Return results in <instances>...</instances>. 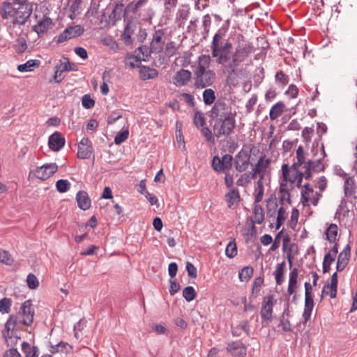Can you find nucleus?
<instances>
[{
	"label": "nucleus",
	"instance_id": "obj_1",
	"mask_svg": "<svg viewBox=\"0 0 357 357\" xmlns=\"http://www.w3.org/2000/svg\"><path fill=\"white\" fill-rule=\"evenodd\" d=\"M225 33L220 29L214 35L211 44V55L215 59L218 65L223 66V71L228 75L227 81L229 82L232 75H236L237 68L241 63L253 52L250 44L238 45L234 53L231 54L232 44L224 40Z\"/></svg>",
	"mask_w": 357,
	"mask_h": 357
},
{
	"label": "nucleus",
	"instance_id": "obj_2",
	"mask_svg": "<svg viewBox=\"0 0 357 357\" xmlns=\"http://www.w3.org/2000/svg\"><path fill=\"white\" fill-rule=\"evenodd\" d=\"M236 113L224 100H218L211 110L213 130L216 137H229L236 127Z\"/></svg>",
	"mask_w": 357,
	"mask_h": 357
},
{
	"label": "nucleus",
	"instance_id": "obj_3",
	"mask_svg": "<svg viewBox=\"0 0 357 357\" xmlns=\"http://www.w3.org/2000/svg\"><path fill=\"white\" fill-rule=\"evenodd\" d=\"M215 78V73L212 70L194 71L195 86L197 89H204L211 86Z\"/></svg>",
	"mask_w": 357,
	"mask_h": 357
},
{
	"label": "nucleus",
	"instance_id": "obj_4",
	"mask_svg": "<svg viewBox=\"0 0 357 357\" xmlns=\"http://www.w3.org/2000/svg\"><path fill=\"white\" fill-rule=\"evenodd\" d=\"M276 303L273 295L264 297L260 314L261 318V324L263 327H266L271 321L273 313V306Z\"/></svg>",
	"mask_w": 357,
	"mask_h": 357
},
{
	"label": "nucleus",
	"instance_id": "obj_5",
	"mask_svg": "<svg viewBox=\"0 0 357 357\" xmlns=\"http://www.w3.org/2000/svg\"><path fill=\"white\" fill-rule=\"evenodd\" d=\"M77 66L75 63L70 62L68 58L63 56L59 64L54 66V75L53 79L56 83H60L64 77L62 76V73L66 71H77Z\"/></svg>",
	"mask_w": 357,
	"mask_h": 357
},
{
	"label": "nucleus",
	"instance_id": "obj_6",
	"mask_svg": "<svg viewBox=\"0 0 357 357\" xmlns=\"http://www.w3.org/2000/svg\"><path fill=\"white\" fill-rule=\"evenodd\" d=\"M17 6L15 11L14 24L23 25L26 23L27 19L30 17L33 11L32 3L14 4Z\"/></svg>",
	"mask_w": 357,
	"mask_h": 357
},
{
	"label": "nucleus",
	"instance_id": "obj_7",
	"mask_svg": "<svg viewBox=\"0 0 357 357\" xmlns=\"http://www.w3.org/2000/svg\"><path fill=\"white\" fill-rule=\"evenodd\" d=\"M84 31V29L81 25L70 26L58 36L56 43H63L69 39L78 37L81 36Z\"/></svg>",
	"mask_w": 357,
	"mask_h": 357
},
{
	"label": "nucleus",
	"instance_id": "obj_8",
	"mask_svg": "<svg viewBox=\"0 0 357 357\" xmlns=\"http://www.w3.org/2000/svg\"><path fill=\"white\" fill-rule=\"evenodd\" d=\"M22 319H19L17 315L11 314L5 324V329L6 333H3V337L8 344V340L12 339L13 337H17L15 331L17 330V325L22 324Z\"/></svg>",
	"mask_w": 357,
	"mask_h": 357
},
{
	"label": "nucleus",
	"instance_id": "obj_9",
	"mask_svg": "<svg viewBox=\"0 0 357 357\" xmlns=\"http://www.w3.org/2000/svg\"><path fill=\"white\" fill-rule=\"evenodd\" d=\"M165 31L163 29H158L153 35L152 40L150 43V47L153 54H160L164 49L165 40Z\"/></svg>",
	"mask_w": 357,
	"mask_h": 357
},
{
	"label": "nucleus",
	"instance_id": "obj_10",
	"mask_svg": "<svg viewBox=\"0 0 357 357\" xmlns=\"http://www.w3.org/2000/svg\"><path fill=\"white\" fill-rule=\"evenodd\" d=\"M250 155L245 150L241 149L235 156L234 165L236 171L243 172L245 171L250 164Z\"/></svg>",
	"mask_w": 357,
	"mask_h": 357
},
{
	"label": "nucleus",
	"instance_id": "obj_11",
	"mask_svg": "<svg viewBox=\"0 0 357 357\" xmlns=\"http://www.w3.org/2000/svg\"><path fill=\"white\" fill-rule=\"evenodd\" d=\"M58 170L56 163H49L37 167L35 172L36 178L45 181L52 176Z\"/></svg>",
	"mask_w": 357,
	"mask_h": 357
},
{
	"label": "nucleus",
	"instance_id": "obj_12",
	"mask_svg": "<svg viewBox=\"0 0 357 357\" xmlns=\"http://www.w3.org/2000/svg\"><path fill=\"white\" fill-rule=\"evenodd\" d=\"M32 303L30 300L24 301L20 308V312L22 315V319L20 321L22 324L30 326L33 321L34 311L31 307Z\"/></svg>",
	"mask_w": 357,
	"mask_h": 357
},
{
	"label": "nucleus",
	"instance_id": "obj_13",
	"mask_svg": "<svg viewBox=\"0 0 357 357\" xmlns=\"http://www.w3.org/2000/svg\"><path fill=\"white\" fill-rule=\"evenodd\" d=\"M93 151L91 141L87 137L82 138L78 145L77 157L80 159H88Z\"/></svg>",
	"mask_w": 357,
	"mask_h": 357
},
{
	"label": "nucleus",
	"instance_id": "obj_14",
	"mask_svg": "<svg viewBox=\"0 0 357 357\" xmlns=\"http://www.w3.org/2000/svg\"><path fill=\"white\" fill-rule=\"evenodd\" d=\"M282 172L283 182H282L280 183L279 193L287 194V202L290 204H291L290 193L287 189V181H289L291 183H294L295 179H291V178L289 177V166L287 164L282 165Z\"/></svg>",
	"mask_w": 357,
	"mask_h": 357
},
{
	"label": "nucleus",
	"instance_id": "obj_15",
	"mask_svg": "<svg viewBox=\"0 0 357 357\" xmlns=\"http://www.w3.org/2000/svg\"><path fill=\"white\" fill-rule=\"evenodd\" d=\"M66 139L59 132H55L51 135L48 139V145L51 150L59 151L65 145Z\"/></svg>",
	"mask_w": 357,
	"mask_h": 357
},
{
	"label": "nucleus",
	"instance_id": "obj_16",
	"mask_svg": "<svg viewBox=\"0 0 357 357\" xmlns=\"http://www.w3.org/2000/svg\"><path fill=\"white\" fill-rule=\"evenodd\" d=\"M53 25L52 20L47 16H44L38 23L33 26V30L38 36L46 33Z\"/></svg>",
	"mask_w": 357,
	"mask_h": 357
},
{
	"label": "nucleus",
	"instance_id": "obj_17",
	"mask_svg": "<svg viewBox=\"0 0 357 357\" xmlns=\"http://www.w3.org/2000/svg\"><path fill=\"white\" fill-rule=\"evenodd\" d=\"M192 73L188 70L181 69L173 77L176 85L184 86L190 80Z\"/></svg>",
	"mask_w": 357,
	"mask_h": 357
},
{
	"label": "nucleus",
	"instance_id": "obj_18",
	"mask_svg": "<svg viewBox=\"0 0 357 357\" xmlns=\"http://www.w3.org/2000/svg\"><path fill=\"white\" fill-rule=\"evenodd\" d=\"M76 201L78 207L82 210L86 211L91 207V201L86 191H79L76 195Z\"/></svg>",
	"mask_w": 357,
	"mask_h": 357
},
{
	"label": "nucleus",
	"instance_id": "obj_19",
	"mask_svg": "<svg viewBox=\"0 0 357 357\" xmlns=\"http://www.w3.org/2000/svg\"><path fill=\"white\" fill-rule=\"evenodd\" d=\"M344 176L345 177V181L344 183V196L346 197H349L356 192L357 186L356 185V181L354 177L352 176H347V174H344Z\"/></svg>",
	"mask_w": 357,
	"mask_h": 357
},
{
	"label": "nucleus",
	"instance_id": "obj_20",
	"mask_svg": "<svg viewBox=\"0 0 357 357\" xmlns=\"http://www.w3.org/2000/svg\"><path fill=\"white\" fill-rule=\"evenodd\" d=\"M225 200L227 203V206L229 208H233L234 205H238L241 201V196L238 188H231L226 195Z\"/></svg>",
	"mask_w": 357,
	"mask_h": 357
},
{
	"label": "nucleus",
	"instance_id": "obj_21",
	"mask_svg": "<svg viewBox=\"0 0 357 357\" xmlns=\"http://www.w3.org/2000/svg\"><path fill=\"white\" fill-rule=\"evenodd\" d=\"M135 27V26L132 25V22L130 21L126 24L123 32L121 36V38L126 45H132L133 40L132 38V35L134 33Z\"/></svg>",
	"mask_w": 357,
	"mask_h": 357
},
{
	"label": "nucleus",
	"instance_id": "obj_22",
	"mask_svg": "<svg viewBox=\"0 0 357 357\" xmlns=\"http://www.w3.org/2000/svg\"><path fill=\"white\" fill-rule=\"evenodd\" d=\"M227 349L232 356H242L246 354V348L239 342L229 344Z\"/></svg>",
	"mask_w": 357,
	"mask_h": 357
},
{
	"label": "nucleus",
	"instance_id": "obj_23",
	"mask_svg": "<svg viewBox=\"0 0 357 357\" xmlns=\"http://www.w3.org/2000/svg\"><path fill=\"white\" fill-rule=\"evenodd\" d=\"M139 68V77L142 80L154 79L158 75V72L155 68L145 66H142Z\"/></svg>",
	"mask_w": 357,
	"mask_h": 357
},
{
	"label": "nucleus",
	"instance_id": "obj_24",
	"mask_svg": "<svg viewBox=\"0 0 357 357\" xmlns=\"http://www.w3.org/2000/svg\"><path fill=\"white\" fill-rule=\"evenodd\" d=\"M298 271L296 268H294L289 273V285L287 288V292L289 295H292L296 293V289L297 288V278H298Z\"/></svg>",
	"mask_w": 357,
	"mask_h": 357
},
{
	"label": "nucleus",
	"instance_id": "obj_25",
	"mask_svg": "<svg viewBox=\"0 0 357 357\" xmlns=\"http://www.w3.org/2000/svg\"><path fill=\"white\" fill-rule=\"evenodd\" d=\"M149 0H138L137 2H130L124 9V14L131 13L137 14L139 10L147 3Z\"/></svg>",
	"mask_w": 357,
	"mask_h": 357
},
{
	"label": "nucleus",
	"instance_id": "obj_26",
	"mask_svg": "<svg viewBox=\"0 0 357 357\" xmlns=\"http://www.w3.org/2000/svg\"><path fill=\"white\" fill-rule=\"evenodd\" d=\"M14 3L4 1L2 3L1 15L3 19H8L12 16H15L16 6H13Z\"/></svg>",
	"mask_w": 357,
	"mask_h": 357
},
{
	"label": "nucleus",
	"instance_id": "obj_27",
	"mask_svg": "<svg viewBox=\"0 0 357 357\" xmlns=\"http://www.w3.org/2000/svg\"><path fill=\"white\" fill-rule=\"evenodd\" d=\"M142 61L141 56H135L131 54H128L125 57V64L130 68H140V63Z\"/></svg>",
	"mask_w": 357,
	"mask_h": 357
},
{
	"label": "nucleus",
	"instance_id": "obj_28",
	"mask_svg": "<svg viewBox=\"0 0 357 357\" xmlns=\"http://www.w3.org/2000/svg\"><path fill=\"white\" fill-rule=\"evenodd\" d=\"M198 64L195 70H204L209 67L211 59L208 54H202L198 57Z\"/></svg>",
	"mask_w": 357,
	"mask_h": 357
},
{
	"label": "nucleus",
	"instance_id": "obj_29",
	"mask_svg": "<svg viewBox=\"0 0 357 357\" xmlns=\"http://www.w3.org/2000/svg\"><path fill=\"white\" fill-rule=\"evenodd\" d=\"M284 107L285 105L282 102H278L276 104H275L270 110V119L271 120H275L277 118H278L284 112Z\"/></svg>",
	"mask_w": 357,
	"mask_h": 357
},
{
	"label": "nucleus",
	"instance_id": "obj_30",
	"mask_svg": "<svg viewBox=\"0 0 357 357\" xmlns=\"http://www.w3.org/2000/svg\"><path fill=\"white\" fill-rule=\"evenodd\" d=\"M252 222L260 225L264 220V211L260 205H255L253 208Z\"/></svg>",
	"mask_w": 357,
	"mask_h": 357
},
{
	"label": "nucleus",
	"instance_id": "obj_31",
	"mask_svg": "<svg viewBox=\"0 0 357 357\" xmlns=\"http://www.w3.org/2000/svg\"><path fill=\"white\" fill-rule=\"evenodd\" d=\"M39 60H29L25 63L20 64L17 66V70L20 72H31L33 70L34 67H38L40 66Z\"/></svg>",
	"mask_w": 357,
	"mask_h": 357
},
{
	"label": "nucleus",
	"instance_id": "obj_32",
	"mask_svg": "<svg viewBox=\"0 0 357 357\" xmlns=\"http://www.w3.org/2000/svg\"><path fill=\"white\" fill-rule=\"evenodd\" d=\"M285 268V261H282L280 264H278L276 266V269L273 273L276 284L278 285H281L284 282V273Z\"/></svg>",
	"mask_w": 357,
	"mask_h": 357
},
{
	"label": "nucleus",
	"instance_id": "obj_33",
	"mask_svg": "<svg viewBox=\"0 0 357 357\" xmlns=\"http://www.w3.org/2000/svg\"><path fill=\"white\" fill-rule=\"evenodd\" d=\"M337 226L335 224H331L327 228L325 234L326 236V239L331 243H335L337 240Z\"/></svg>",
	"mask_w": 357,
	"mask_h": 357
},
{
	"label": "nucleus",
	"instance_id": "obj_34",
	"mask_svg": "<svg viewBox=\"0 0 357 357\" xmlns=\"http://www.w3.org/2000/svg\"><path fill=\"white\" fill-rule=\"evenodd\" d=\"M22 350L25 355V357H38V349L36 347H31L30 344L24 342L22 344Z\"/></svg>",
	"mask_w": 357,
	"mask_h": 357
},
{
	"label": "nucleus",
	"instance_id": "obj_35",
	"mask_svg": "<svg viewBox=\"0 0 357 357\" xmlns=\"http://www.w3.org/2000/svg\"><path fill=\"white\" fill-rule=\"evenodd\" d=\"M266 214L268 218H275V212L278 208V203L275 199L269 197L266 199Z\"/></svg>",
	"mask_w": 357,
	"mask_h": 357
},
{
	"label": "nucleus",
	"instance_id": "obj_36",
	"mask_svg": "<svg viewBox=\"0 0 357 357\" xmlns=\"http://www.w3.org/2000/svg\"><path fill=\"white\" fill-rule=\"evenodd\" d=\"M327 287H330V297L335 298L337 292V273L335 272L331 279V284H327Z\"/></svg>",
	"mask_w": 357,
	"mask_h": 357
},
{
	"label": "nucleus",
	"instance_id": "obj_37",
	"mask_svg": "<svg viewBox=\"0 0 357 357\" xmlns=\"http://www.w3.org/2000/svg\"><path fill=\"white\" fill-rule=\"evenodd\" d=\"M124 6L123 3H117L109 15V18L114 22L121 20L122 13L124 12Z\"/></svg>",
	"mask_w": 357,
	"mask_h": 357
},
{
	"label": "nucleus",
	"instance_id": "obj_38",
	"mask_svg": "<svg viewBox=\"0 0 357 357\" xmlns=\"http://www.w3.org/2000/svg\"><path fill=\"white\" fill-rule=\"evenodd\" d=\"M265 155L261 156L255 167L260 170V176H264V173L266 169L268 168L271 163V160L269 158L266 159Z\"/></svg>",
	"mask_w": 357,
	"mask_h": 357
},
{
	"label": "nucleus",
	"instance_id": "obj_39",
	"mask_svg": "<svg viewBox=\"0 0 357 357\" xmlns=\"http://www.w3.org/2000/svg\"><path fill=\"white\" fill-rule=\"evenodd\" d=\"M263 176H260L259 179L257 182V188L255 190L256 195L255 198V202L259 203L263 199L264 195V185H263Z\"/></svg>",
	"mask_w": 357,
	"mask_h": 357
},
{
	"label": "nucleus",
	"instance_id": "obj_40",
	"mask_svg": "<svg viewBox=\"0 0 357 357\" xmlns=\"http://www.w3.org/2000/svg\"><path fill=\"white\" fill-rule=\"evenodd\" d=\"M203 100L206 105H211L215 100V92L211 89H206L203 92Z\"/></svg>",
	"mask_w": 357,
	"mask_h": 357
},
{
	"label": "nucleus",
	"instance_id": "obj_41",
	"mask_svg": "<svg viewBox=\"0 0 357 357\" xmlns=\"http://www.w3.org/2000/svg\"><path fill=\"white\" fill-rule=\"evenodd\" d=\"M211 166L213 169L217 172H224L227 170V168L223 165V162L218 155L213 157Z\"/></svg>",
	"mask_w": 357,
	"mask_h": 357
},
{
	"label": "nucleus",
	"instance_id": "obj_42",
	"mask_svg": "<svg viewBox=\"0 0 357 357\" xmlns=\"http://www.w3.org/2000/svg\"><path fill=\"white\" fill-rule=\"evenodd\" d=\"M135 52H139L137 56H140L142 54L141 58L142 61H146L150 57L151 54L153 53L151 51V48L146 45H142L139 47L135 51Z\"/></svg>",
	"mask_w": 357,
	"mask_h": 357
},
{
	"label": "nucleus",
	"instance_id": "obj_43",
	"mask_svg": "<svg viewBox=\"0 0 357 357\" xmlns=\"http://www.w3.org/2000/svg\"><path fill=\"white\" fill-rule=\"evenodd\" d=\"M253 268L251 266H245L239 272V279L241 281H248L253 275Z\"/></svg>",
	"mask_w": 357,
	"mask_h": 357
},
{
	"label": "nucleus",
	"instance_id": "obj_44",
	"mask_svg": "<svg viewBox=\"0 0 357 357\" xmlns=\"http://www.w3.org/2000/svg\"><path fill=\"white\" fill-rule=\"evenodd\" d=\"M12 300L9 298H3L0 300V312L2 314L9 313L11 310Z\"/></svg>",
	"mask_w": 357,
	"mask_h": 357
},
{
	"label": "nucleus",
	"instance_id": "obj_45",
	"mask_svg": "<svg viewBox=\"0 0 357 357\" xmlns=\"http://www.w3.org/2000/svg\"><path fill=\"white\" fill-rule=\"evenodd\" d=\"M335 257L331 253H326L323 261V273H328L331 269V264L335 261Z\"/></svg>",
	"mask_w": 357,
	"mask_h": 357
},
{
	"label": "nucleus",
	"instance_id": "obj_46",
	"mask_svg": "<svg viewBox=\"0 0 357 357\" xmlns=\"http://www.w3.org/2000/svg\"><path fill=\"white\" fill-rule=\"evenodd\" d=\"M165 54L170 58L177 54L176 43L173 41L168 42L165 47Z\"/></svg>",
	"mask_w": 357,
	"mask_h": 357
},
{
	"label": "nucleus",
	"instance_id": "obj_47",
	"mask_svg": "<svg viewBox=\"0 0 357 357\" xmlns=\"http://www.w3.org/2000/svg\"><path fill=\"white\" fill-rule=\"evenodd\" d=\"M196 296L197 293L195 289L191 286H188L183 290V296L188 302H190L194 300Z\"/></svg>",
	"mask_w": 357,
	"mask_h": 357
},
{
	"label": "nucleus",
	"instance_id": "obj_48",
	"mask_svg": "<svg viewBox=\"0 0 357 357\" xmlns=\"http://www.w3.org/2000/svg\"><path fill=\"white\" fill-rule=\"evenodd\" d=\"M303 167H307L311 171L319 172L323 169V165L320 160H308L305 163Z\"/></svg>",
	"mask_w": 357,
	"mask_h": 357
},
{
	"label": "nucleus",
	"instance_id": "obj_49",
	"mask_svg": "<svg viewBox=\"0 0 357 357\" xmlns=\"http://www.w3.org/2000/svg\"><path fill=\"white\" fill-rule=\"evenodd\" d=\"M349 260V257L339 254L336 265L337 271H342L347 266Z\"/></svg>",
	"mask_w": 357,
	"mask_h": 357
},
{
	"label": "nucleus",
	"instance_id": "obj_50",
	"mask_svg": "<svg viewBox=\"0 0 357 357\" xmlns=\"http://www.w3.org/2000/svg\"><path fill=\"white\" fill-rule=\"evenodd\" d=\"M70 187V183L66 179H59L56 183V190L61 193L66 192Z\"/></svg>",
	"mask_w": 357,
	"mask_h": 357
},
{
	"label": "nucleus",
	"instance_id": "obj_51",
	"mask_svg": "<svg viewBox=\"0 0 357 357\" xmlns=\"http://www.w3.org/2000/svg\"><path fill=\"white\" fill-rule=\"evenodd\" d=\"M194 124L197 128L203 127L206 124L205 117L199 111H196L193 118Z\"/></svg>",
	"mask_w": 357,
	"mask_h": 357
},
{
	"label": "nucleus",
	"instance_id": "obj_52",
	"mask_svg": "<svg viewBox=\"0 0 357 357\" xmlns=\"http://www.w3.org/2000/svg\"><path fill=\"white\" fill-rule=\"evenodd\" d=\"M0 262L6 265H11L13 262V259L8 251L0 249Z\"/></svg>",
	"mask_w": 357,
	"mask_h": 357
},
{
	"label": "nucleus",
	"instance_id": "obj_53",
	"mask_svg": "<svg viewBox=\"0 0 357 357\" xmlns=\"http://www.w3.org/2000/svg\"><path fill=\"white\" fill-rule=\"evenodd\" d=\"M225 254L229 258H233L237 255V247L234 242H229L227 244Z\"/></svg>",
	"mask_w": 357,
	"mask_h": 357
},
{
	"label": "nucleus",
	"instance_id": "obj_54",
	"mask_svg": "<svg viewBox=\"0 0 357 357\" xmlns=\"http://www.w3.org/2000/svg\"><path fill=\"white\" fill-rule=\"evenodd\" d=\"M82 106L86 109H91L95 105V100L89 94H85L82 98Z\"/></svg>",
	"mask_w": 357,
	"mask_h": 357
},
{
	"label": "nucleus",
	"instance_id": "obj_55",
	"mask_svg": "<svg viewBox=\"0 0 357 357\" xmlns=\"http://www.w3.org/2000/svg\"><path fill=\"white\" fill-rule=\"evenodd\" d=\"M26 282L31 289H35L39 286V282L35 275L29 273L27 275Z\"/></svg>",
	"mask_w": 357,
	"mask_h": 357
},
{
	"label": "nucleus",
	"instance_id": "obj_56",
	"mask_svg": "<svg viewBox=\"0 0 357 357\" xmlns=\"http://www.w3.org/2000/svg\"><path fill=\"white\" fill-rule=\"evenodd\" d=\"M129 136V131L128 130H126L122 132H119L117 133L114 138V143L117 145L121 144L123 142H125Z\"/></svg>",
	"mask_w": 357,
	"mask_h": 357
},
{
	"label": "nucleus",
	"instance_id": "obj_57",
	"mask_svg": "<svg viewBox=\"0 0 357 357\" xmlns=\"http://www.w3.org/2000/svg\"><path fill=\"white\" fill-rule=\"evenodd\" d=\"M202 134L205 137L206 141L211 144L215 143V135H213L211 132V130L208 127H204V126L201 129Z\"/></svg>",
	"mask_w": 357,
	"mask_h": 357
},
{
	"label": "nucleus",
	"instance_id": "obj_58",
	"mask_svg": "<svg viewBox=\"0 0 357 357\" xmlns=\"http://www.w3.org/2000/svg\"><path fill=\"white\" fill-rule=\"evenodd\" d=\"M264 283V278L262 277L256 278L253 282L252 294H257L260 291L261 285Z\"/></svg>",
	"mask_w": 357,
	"mask_h": 357
},
{
	"label": "nucleus",
	"instance_id": "obj_59",
	"mask_svg": "<svg viewBox=\"0 0 357 357\" xmlns=\"http://www.w3.org/2000/svg\"><path fill=\"white\" fill-rule=\"evenodd\" d=\"M68 346L69 344L68 343L60 342L57 344L52 346L50 351L53 354L57 352H64L66 350V347Z\"/></svg>",
	"mask_w": 357,
	"mask_h": 357
},
{
	"label": "nucleus",
	"instance_id": "obj_60",
	"mask_svg": "<svg viewBox=\"0 0 357 357\" xmlns=\"http://www.w3.org/2000/svg\"><path fill=\"white\" fill-rule=\"evenodd\" d=\"M275 80L276 82H280L283 85H285L289 82V77L288 75H287L282 70H280L276 73Z\"/></svg>",
	"mask_w": 357,
	"mask_h": 357
},
{
	"label": "nucleus",
	"instance_id": "obj_61",
	"mask_svg": "<svg viewBox=\"0 0 357 357\" xmlns=\"http://www.w3.org/2000/svg\"><path fill=\"white\" fill-rule=\"evenodd\" d=\"M186 271L188 276L192 278H195L197 276V268L190 262L186 264Z\"/></svg>",
	"mask_w": 357,
	"mask_h": 357
},
{
	"label": "nucleus",
	"instance_id": "obj_62",
	"mask_svg": "<svg viewBox=\"0 0 357 357\" xmlns=\"http://www.w3.org/2000/svg\"><path fill=\"white\" fill-rule=\"evenodd\" d=\"M99 6L100 5L98 3H97L94 0H92L91 2L90 8L87 11V13L89 14L91 16H96L98 14Z\"/></svg>",
	"mask_w": 357,
	"mask_h": 357
},
{
	"label": "nucleus",
	"instance_id": "obj_63",
	"mask_svg": "<svg viewBox=\"0 0 357 357\" xmlns=\"http://www.w3.org/2000/svg\"><path fill=\"white\" fill-rule=\"evenodd\" d=\"M221 160L223 162V165L225 167L227 168V169H229L232 167V160L233 157L230 154H225L222 158Z\"/></svg>",
	"mask_w": 357,
	"mask_h": 357
},
{
	"label": "nucleus",
	"instance_id": "obj_64",
	"mask_svg": "<svg viewBox=\"0 0 357 357\" xmlns=\"http://www.w3.org/2000/svg\"><path fill=\"white\" fill-rule=\"evenodd\" d=\"M170 287H169V294L171 296H174L176 293H177L180 289V284L176 280H171L169 281Z\"/></svg>",
	"mask_w": 357,
	"mask_h": 357
}]
</instances>
